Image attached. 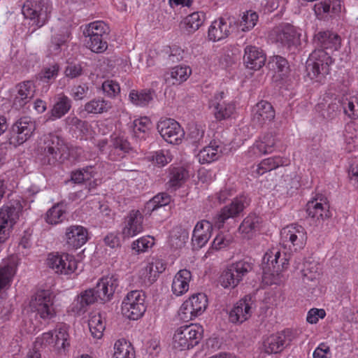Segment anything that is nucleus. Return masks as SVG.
<instances>
[{
  "label": "nucleus",
  "instance_id": "1",
  "mask_svg": "<svg viewBox=\"0 0 358 358\" xmlns=\"http://www.w3.org/2000/svg\"><path fill=\"white\" fill-rule=\"evenodd\" d=\"M66 148L64 139L57 134H44L38 141L37 159L42 166H55L64 161Z\"/></svg>",
  "mask_w": 358,
  "mask_h": 358
},
{
  "label": "nucleus",
  "instance_id": "2",
  "mask_svg": "<svg viewBox=\"0 0 358 358\" xmlns=\"http://www.w3.org/2000/svg\"><path fill=\"white\" fill-rule=\"evenodd\" d=\"M253 269V264L240 260L229 264L219 277V282L224 289H233Z\"/></svg>",
  "mask_w": 358,
  "mask_h": 358
},
{
  "label": "nucleus",
  "instance_id": "3",
  "mask_svg": "<svg viewBox=\"0 0 358 358\" xmlns=\"http://www.w3.org/2000/svg\"><path fill=\"white\" fill-rule=\"evenodd\" d=\"M333 63L329 52L314 50L306 62V71L311 80L321 82L329 73L330 65Z\"/></svg>",
  "mask_w": 358,
  "mask_h": 358
},
{
  "label": "nucleus",
  "instance_id": "4",
  "mask_svg": "<svg viewBox=\"0 0 358 358\" xmlns=\"http://www.w3.org/2000/svg\"><path fill=\"white\" fill-rule=\"evenodd\" d=\"M202 334L203 328L200 325L191 324L182 326L174 334L173 347L181 351L193 348L199 343Z\"/></svg>",
  "mask_w": 358,
  "mask_h": 358
},
{
  "label": "nucleus",
  "instance_id": "5",
  "mask_svg": "<svg viewBox=\"0 0 358 358\" xmlns=\"http://www.w3.org/2000/svg\"><path fill=\"white\" fill-rule=\"evenodd\" d=\"M306 241V231L301 225L293 224L283 228L280 231V244L284 250H288L291 252L302 250Z\"/></svg>",
  "mask_w": 358,
  "mask_h": 358
},
{
  "label": "nucleus",
  "instance_id": "6",
  "mask_svg": "<svg viewBox=\"0 0 358 358\" xmlns=\"http://www.w3.org/2000/svg\"><path fill=\"white\" fill-rule=\"evenodd\" d=\"M282 252L283 255H282L280 250L273 249L265 253L262 264L264 276L278 275L287 267L292 252L289 251H283Z\"/></svg>",
  "mask_w": 358,
  "mask_h": 358
},
{
  "label": "nucleus",
  "instance_id": "7",
  "mask_svg": "<svg viewBox=\"0 0 358 358\" xmlns=\"http://www.w3.org/2000/svg\"><path fill=\"white\" fill-rule=\"evenodd\" d=\"M145 294L142 290H132L127 293L122 303V314L130 320L141 318L146 310Z\"/></svg>",
  "mask_w": 358,
  "mask_h": 358
},
{
  "label": "nucleus",
  "instance_id": "8",
  "mask_svg": "<svg viewBox=\"0 0 358 358\" xmlns=\"http://www.w3.org/2000/svg\"><path fill=\"white\" fill-rule=\"evenodd\" d=\"M22 209V206L17 200L0 208V243H4L8 238Z\"/></svg>",
  "mask_w": 358,
  "mask_h": 358
},
{
  "label": "nucleus",
  "instance_id": "9",
  "mask_svg": "<svg viewBox=\"0 0 358 358\" xmlns=\"http://www.w3.org/2000/svg\"><path fill=\"white\" fill-rule=\"evenodd\" d=\"M22 12L25 18L29 19L32 24L39 28L48 21L50 9L44 0H27L22 6Z\"/></svg>",
  "mask_w": 358,
  "mask_h": 358
},
{
  "label": "nucleus",
  "instance_id": "10",
  "mask_svg": "<svg viewBox=\"0 0 358 358\" xmlns=\"http://www.w3.org/2000/svg\"><path fill=\"white\" fill-rule=\"evenodd\" d=\"M299 334L296 330L286 329L266 338L263 343L264 352L268 354H277L289 345L295 340Z\"/></svg>",
  "mask_w": 358,
  "mask_h": 358
},
{
  "label": "nucleus",
  "instance_id": "11",
  "mask_svg": "<svg viewBox=\"0 0 358 358\" xmlns=\"http://www.w3.org/2000/svg\"><path fill=\"white\" fill-rule=\"evenodd\" d=\"M53 295L50 290H39L31 298L30 308L31 310L43 320H50L56 315L53 307Z\"/></svg>",
  "mask_w": 358,
  "mask_h": 358
},
{
  "label": "nucleus",
  "instance_id": "12",
  "mask_svg": "<svg viewBox=\"0 0 358 358\" xmlns=\"http://www.w3.org/2000/svg\"><path fill=\"white\" fill-rule=\"evenodd\" d=\"M36 129V124L29 117H23L17 120L12 126L9 143L15 147L27 141Z\"/></svg>",
  "mask_w": 358,
  "mask_h": 358
},
{
  "label": "nucleus",
  "instance_id": "13",
  "mask_svg": "<svg viewBox=\"0 0 358 358\" xmlns=\"http://www.w3.org/2000/svg\"><path fill=\"white\" fill-rule=\"evenodd\" d=\"M157 129L162 138L171 144H178L185 136L180 124L171 118L160 120Z\"/></svg>",
  "mask_w": 358,
  "mask_h": 358
},
{
  "label": "nucleus",
  "instance_id": "14",
  "mask_svg": "<svg viewBox=\"0 0 358 358\" xmlns=\"http://www.w3.org/2000/svg\"><path fill=\"white\" fill-rule=\"evenodd\" d=\"M47 264L56 273L64 275L71 274L77 268V262L73 256L66 253L49 255Z\"/></svg>",
  "mask_w": 358,
  "mask_h": 358
},
{
  "label": "nucleus",
  "instance_id": "15",
  "mask_svg": "<svg viewBox=\"0 0 358 358\" xmlns=\"http://www.w3.org/2000/svg\"><path fill=\"white\" fill-rule=\"evenodd\" d=\"M36 86L33 81L21 82L15 87L13 107L20 110L34 97Z\"/></svg>",
  "mask_w": 358,
  "mask_h": 358
},
{
  "label": "nucleus",
  "instance_id": "16",
  "mask_svg": "<svg viewBox=\"0 0 358 358\" xmlns=\"http://www.w3.org/2000/svg\"><path fill=\"white\" fill-rule=\"evenodd\" d=\"M88 240V231L81 225H71L65 229L63 241L69 249L76 250Z\"/></svg>",
  "mask_w": 358,
  "mask_h": 358
},
{
  "label": "nucleus",
  "instance_id": "17",
  "mask_svg": "<svg viewBox=\"0 0 358 358\" xmlns=\"http://www.w3.org/2000/svg\"><path fill=\"white\" fill-rule=\"evenodd\" d=\"M315 50L329 52V55L341 47V38L334 32L329 31H320L313 38Z\"/></svg>",
  "mask_w": 358,
  "mask_h": 358
},
{
  "label": "nucleus",
  "instance_id": "18",
  "mask_svg": "<svg viewBox=\"0 0 358 358\" xmlns=\"http://www.w3.org/2000/svg\"><path fill=\"white\" fill-rule=\"evenodd\" d=\"M247 206L245 197L234 199L229 205L221 209L220 213L215 217V226L218 229L222 227L226 220L238 216Z\"/></svg>",
  "mask_w": 358,
  "mask_h": 358
},
{
  "label": "nucleus",
  "instance_id": "19",
  "mask_svg": "<svg viewBox=\"0 0 358 358\" xmlns=\"http://www.w3.org/2000/svg\"><path fill=\"white\" fill-rule=\"evenodd\" d=\"M253 301L250 295L239 300L229 311V320L234 324H242L252 315Z\"/></svg>",
  "mask_w": 358,
  "mask_h": 358
},
{
  "label": "nucleus",
  "instance_id": "20",
  "mask_svg": "<svg viewBox=\"0 0 358 358\" xmlns=\"http://www.w3.org/2000/svg\"><path fill=\"white\" fill-rule=\"evenodd\" d=\"M42 338L45 343L53 344L59 352H64L70 345L68 328L64 324H61L54 331L44 333Z\"/></svg>",
  "mask_w": 358,
  "mask_h": 358
},
{
  "label": "nucleus",
  "instance_id": "21",
  "mask_svg": "<svg viewBox=\"0 0 358 358\" xmlns=\"http://www.w3.org/2000/svg\"><path fill=\"white\" fill-rule=\"evenodd\" d=\"M143 215L139 210H131L124 217L122 233L124 237L130 238L143 231Z\"/></svg>",
  "mask_w": 358,
  "mask_h": 358
},
{
  "label": "nucleus",
  "instance_id": "22",
  "mask_svg": "<svg viewBox=\"0 0 358 358\" xmlns=\"http://www.w3.org/2000/svg\"><path fill=\"white\" fill-rule=\"evenodd\" d=\"M117 286V278L112 275L102 278L97 282L96 286L91 289L97 301L106 302L111 299Z\"/></svg>",
  "mask_w": 358,
  "mask_h": 358
},
{
  "label": "nucleus",
  "instance_id": "23",
  "mask_svg": "<svg viewBox=\"0 0 358 358\" xmlns=\"http://www.w3.org/2000/svg\"><path fill=\"white\" fill-rule=\"evenodd\" d=\"M224 98V92H220L215 94L210 103V107L213 108L215 117L218 121L230 117L235 110L234 105L231 102H227Z\"/></svg>",
  "mask_w": 358,
  "mask_h": 358
},
{
  "label": "nucleus",
  "instance_id": "24",
  "mask_svg": "<svg viewBox=\"0 0 358 358\" xmlns=\"http://www.w3.org/2000/svg\"><path fill=\"white\" fill-rule=\"evenodd\" d=\"M329 206L327 198L322 195L317 196L306 204V212L309 217L316 220H324L329 217Z\"/></svg>",
  "mask_w": 358,
  "mask_h": 358
},
{
  "label": "nucleus",
  "instance_id": "25",
  "mask_svg": "<svg viewBox=\"0 0 358 358\" xmlns=\"http://www.w3.org/2000/svg\"><path fill=\"white\" fill-rule=\"evenodd\" d=\"M266 60V55L259 48L254 45H247L245 48L243 64L246 68L259 70L265 64Z\"/></svg>",
  "mask_w": 358,
  "mask_h": 358
},
{
  "label": "nucleus",
  "instance_id": "26",
  "mask_svg": "<svg viewBox=\"0 0 358 358\" xmlns=\"http://www.w3.org/2000/svg\"><path fill=\"white\" fill-rule=\"evenodd\" d=\"M275 117L273 106L266 101H261L255 105L252 110V120L259 125L272 121Z\"/></svg>",
  "mask_w": 358,
  "mask_h": 358
},
{
  "label": "nucleus",
  "instance_id": "27",
  "mask_svg": "<svg viewBox=\"0 0 358 358\" xmlns=\"http://www.w3.org/2000/svg\"><path fill=\"white\" fill-rule=\"evenodd\" d=\"M275 145V138L272 133H266L259 138L248 150L250 157H260L271 153Z\"/></svg>",
  "mask_w": 358,
  "mask_h": 358
},
{
  "label": "nucleus",
  "instance_id": "28",
  "mask_svg": "<svg viewBox=\"0 0 358 358\" xmlns=\"http://www.w3.org/2000/svg\"><path fill=\"white\" fill-rule=\"evenodd\" d=\"M16 270L17 263L13 257L5 259L0 264V293L10 287Z\"/></svg>",
  "mask_w": 358,
  "mask_h": 358
},
{
  "label": "nucleus",
  "instance_id": "29",
  "mask_svg": "<svg viewBox=\"0 0 358 358\" xmlns=\"http://www.w3.org/2000/svg\"><path fill=\"white\" fill-rule=\"evenodd\" d=\"M213 224L207 220H201L196 224L192 234V242L194 245L198 248L204 246L211 236Z\"/></svg>",
  "mask_w": 358,
  "mask_h": 358
},
{
  "label": "nucleus",
  "instance_id": "30",
  "mask_svg": "<svg viewBox=\"0 0 358 358\" xmlns=\"http://www.w3.org/2000/svg\"><path fill=\"white\" fill-rule=\"evenodd\" d=\"M340 0H322L314 6V11L317 17L320 20H327L341 10Z\"/></svg>",
  "mask_w": 358,
  "mask_h": 358
},
{
  "label": "nucleus",
  "instance_id": "31",
  "mask_svg": "<svg viewBox=\"0 0 358 358\" xmlns=\"http://www.w3.org/2000/svg\"><path fill=\"white\" fill-rule=\"evenodd\" d=\"M231 22L223 17L212 22L208 29V38L213 41H218L228 37L231 33Z\"/></svg>",
  "mask_w": 358,
  "mask_h": 358
},
{
  "label": "nucleus",
  "instance_id": "32",
  "mask_svg": "<svg viewBox=\"0 0 358 358\" xmlns=\"http://www.w3.org/2000/svg\"><path fill=\"white\" fill-rule=\"evenodd\" d=\"M72 101L67 96L59 94L52 108L47 113V121L60 119L70 110Z\"/></svg>",
  "mask_w": 358,
  "mask_h": 358
},
{
  "label": "nucleus",
  "instance_id": "33",
  "mask_svg": "<svg viewBox=\"0 0 358 358\" xmlns=\"http://www.w3.org/2000/svg\"><path fill=\"white\" fill-rule=\"evenodd\" d=\"M97 301L92 290L91 289H86L81 292L72 303V311L76 314H83L87 310L90 306Z\"/></svg>",
  "mask_w": 358,
  "mask_h": 358
},
{
  "label": "nucleus",
  "instance_id": "34",
  "mask_svg": "<svg viewBox=\"0 0 358 358\" xmlns=\"http://www.w3.org/2000/svg\"><path fill=\"white\" fill-rule=\"evenodd\" d=\"M192 273L187 269L180 270L175 275L172 282V292L177 296H182L189 290Z\"/></svg>",
  "mask_w": 358,
  "mask_h": 358
},
{
  "label": "nucleus",
  "instance_id": "35",
  "mask_svg": "<svg viewBox=\"0 0 358 358\" xmlns=\"http://www.w3.org/2000/svg\"><path fill=\"white\" fill-rule=\"evenodd\" d=\"M341 108L339 99H324L322 101L317 103L315 109L323 118L332 120L338 115Z\"/></svg>",
  "mask_w": 358,
  "mask_h": 358
},
{
  "label": "nucleus",
  "instance_id": "36",
  "mask_svg": "<svg viewBox=\"0 0 358 358\" xmlns=\"http://www.w3.org/2000/svg\"><path fill=\"white\" fill-rule=\"evenodd\" d=\"M166 268V264L161 259H155L148 262L140 271L141 276L144 278L145 283H152L158 275Z\"/></svg>",
  "mask_w": 358,
  "mask_h": 358
},
{
  "label": "nucleus",
  "instance_id": "37",
  "mask_svg": "<svg viewBox=\"0 0 358 358\" xmlns=\"http://www.w3.org/2000/svg\"><path fill=\"white\" fill-rule=\"evenodd\" d=\"M276 40L283 46L290 48L291 47L296 46L298 44L299 34L297 33L294 27L290 24H287L278 31Z\"/></svg>",
  "mask_w": 358,
  "mask_h": 358
},
{
  "label": "nucleus",
  "instance_id": "38",
  "mask_svg": "<svg viewBox=\"0 0 358 358\" xmlns=\"http://www.w3.org/2000/svg\"><path fill=\"white\" fill-rule=\"evenodd\" d=\"M110 157L113 160L117 159L115 157H113V153L114 155L117 154L119 157H123L125 153H128L130 150H131V146L127 138L123 136L118 135H113L111 136L110 141Z\"/></svg>",
  "mask_w": 358,
  "mask_h": 358
},
{
  "label": "nucleus",
  "instance_id": "39",
  "mask_svg": "<svg viewBox=\"0 0 358 358\" xmlns=\"http://www.w3.org/2000/svg\"><path fill=\"white\" fill-rule=\"evenodd\" d=\"M222 148L218 142L211 141L210 145L203 148L198 154L199 162L201 164L210 163L220 157Z\"/></svg>",
  "mask_w": 358,
  "mask_h": 358
},
{
  "label": "nucleus",
  "instance_id": "40",
  "mask_svg": "<svg viewBox=\"0 0 358 358\" xmlns=\"http://www.w3.org/2000/svg\"><path fill=\"white\" fill-rule=\"evenodd\" d=\"M339 101L346 115L351 119H358V94L343 96Z\"/></svg>",
  "mask_w": 358,
  "mask_h": 358
},
{
  "label": "nucleus",
  "instance_id": "41",
  "mask_svg": "<svg viewBox=\"0 0 358 358\" xmlns=\"http://www.w3.org/2000/svg\"><path fill=\"white\" fill-rule=\"evenodd\" d=\"M69 37V33L64 31H60L59 33L52 35L48 46V55H59L62 51V47L66 45Z\"/></svg>",
  "mask_w": 358,
  "mask_h": 358
},
{
  "label": "nucleus",
  "instance_id": "42",
  "mask_svg": "<svg viewBox=\"0 0 358 358\" xmlns=\"http://www.w3.org/2000/svg\"><path fill=\"white\" fill-rule=\"evenodd\" d=\"M66 208L62 203L55 204L45 215V222L51 225L62 223L66 219Z\"/></svg>",
  "mask_w": 358,
  "mask_h": 358
},
{
  "label": "nucleus",
  "instance_id": "43",
  "mask_svg": "<svg viewBox=\"0 0 358 358\" xmlns=\"http://www.w3.org/2000/svg\"><path fill=\"white\" fill-rule=\"evenodd\" d=\"M187 171L182 167H173L170 169L169 175V181L167 185L169 188L176 190L185 182L188 178Z\"/></svg>",
  "mask_w": 358,
  "mask_h": 358
},
{
  "label": "nucleus",
  "instance_id": "44",
  "mask_svg": "<svg viewBox=\"0 0 358 358\" xmlns=\"http://www.w3.org/2000/svg\"><path fill=\"white\" fill-rule=\"evenodd\" d=\"M113 107L112 103L102 98L94 99L85 104V110L88 113L101 114Z\"/></svg>",
  "mask_w": 358,
  "mask_h": 358
},
{
  "label": "nucleus",
  "instance_id": "45",
  "mask_svg": "<svg viewBox=\"0 0 358 358\" xmlns=\"http://www.w3.org/2000/svg\"><path fill=\"white\" fill-rule=\"evenodd\" d=\"M171 196L166 193L157 194L145 204L143 209L144 215H150L152 212L159 208L167 206L171 202Z\"/></svg>",
  "mask_w": 358,
  "mask_h": 358
},
{
  "label": "nucleus",
  "instance_id": "46",
  "mask_svg": "<svg viewBox=\"0 0 358 358\" xmlns=\"http://www.w3.org/2000/svg\"><path fill=\"white\" fill-rule=\"evenodd\" d=\"M268 67L279 74L281 79L286 77L289 72V66L287 59L281 56H273L268 62Z\"/></svg>",
  "mask_w": 358,
  "mask_h": 358
},
{
  "label": "nucleus",
  "instance_id": "47",
  "mask_svg": "<svg viewBox=\"0 0 358 358\" xmlns=\"http://www.w3.org/2000/svg\"><path fill=\"white\" fill-rule=\"evenodd\" d=\"M303 282L306 284L315 282L320 275V266L315 262H306L301 269Z\"/></svg>",
  "mask_w": 358,
  "mask_h": 358
},
{
  "label": "nucleus",
  "instance_id": "48",
  "mask_svg": "<svg viewBox=\"0 0 358 358\" xmlns=\"http://www.w3.org/2000/svg\"><path fill=\"white\" fill-rule=\"evenodd\" d=\"M131 102L137 106H145L153 99V92L150 90H131L129 94Z\"/></svg>",
  "mask_w": 358,
  "mask_h": 358
},
{
  "label": "nucleus",
  "instance_id": "49",
  "mask_svg": "<svg viewBox=\"0 0 358 358\" xmlns=\"http://www.w3.org/2000/svg\"><path fill=\"white\" fill-rule=\"evenodd\" d=\"M285 161L280 156H275L263 159L257 166L255 170L259 176L274 170L280 166H283Z\"/></svg>",
  "mask_w": 358,
  "mask_h": 358
},
{
  "label": "nucleus",
  "instance_id": "50",
  "mask_svg": "<svg viewBox=\"0 0 358 358\" xmlns=\"http://www.w3.org/2000/svg\"><path fill=\"white\" fill-rule=\"evenodd\" d=\"M204 20L205 14L203 12H194L187 15L182 23L188 33H194L203 24Z\"/></svg>",
  "mask_w": 358,
  "mask_h": 358
},
{
  "label": "nucleus",
  "instance_id": "51",
  "mask_svg": "<svg viewBox=\"0 0 358 358\" xmlns=\"http://www.w3.org/2000/svg\"><path fill=\"white\" fill-rule=\"evenodd\" d=\"M88 326L92 336L95 338H101L105 330V322L100 313L92 315L88 321Z\"/></svg>",
  "mask_w": 358,
  "mask_h": 358
},
{
  "label": "nucleus",
  "instance_id": "52",
  "mask_svg": "<svg viewBox=\"0 0 358 358\" xmlns=\"http://www.w3.org/2000/svg\"><path fill=\"white\" fill-rule=\"evenodd\" d=\"M109 28L103 21L90 23L83 31L85 36H108Z\"/></svg>",
  "mask_w": 358,
  "mask_h": 358
},
{
  "label": "nucleus",
  "instance_id": "53",
  "mask_svg": "<svg viewBox=\"0 0 358 358\" xmlns=\"http://www.w3.org/2000/svg\"><path fill=\"white\" fill-rule=\"evenodd\" d=\"M113 358H135V352L131 344L118 340L114 345Z\"/></svg>",
  "mask_w": 358,
  "mask_h": 358
},
{
  "label": "nucleus",
  "instance_id": "54",
  "mask_svg": "<svg viewBox=\"0 0 358 358\" xmlns=\"http://www.w3.org/2000/svg\"><path fill=\"white\" fill-rule=\"evenodd\" d=\"M192 308L194 310L196 315H201L208 306V299L206 294L198 293L193 294L189 299L186 300Z\"/></svg>",
  "mask_w": 358,
  "mask_h": 358
},
{
  "label": "nucleus",
  "instance_id": "55",
  "mask_svg": "<svg viewBox=\"0 0 358 358\" xmlns=\"http://www.w3.org/2000/svg\"><path fill=\"white\" fill-rule=\"evenodd\" d=\"M260 224V218L255 214L247 216L241 224L238 230L241 234H249L256 231Z\"/></svg>",
  "mask_w": 358,
  "mask_h": 358
},
{
  "label": "nucleus",
  "instance_id": "56",
  "mask_svg": "<svg viewBox=\"0 0 358 358\" xmlns=\"http://www.w3.org/2000/svg\"><path fill=\"white\" fill-rule=\"evenodd\" d=\"M87 46L94 52L101 53L108 48L107 36H87Z\"/></svg>",
  "mask_w": 358,
  "mask_h": 358
},
{
  "label": "nucleus",
  "instance_id": "57",
  "mask_svg": "<svg viewBox=\"0 0 358 358\" xmlns=\"http://www.w3.org/2000/svg\"><path fill=\"white\" fill-rule=\"evenodd\" d=\"M192 70L189 66H177L171 70V78L176 80L173 84L180 83L185 81L190 76Z\"/></svg>",
  "mask_w": 358,
  "mask_h": 358
},
{
  "label": "nucleus",
  "instance_id": "58",
  "mask_svg": "<svg viewBox=\"0 0 358 358\" xmlns=\"http://www.w3.org/2000/svg\"><path fill=\"white\" fill-rule=\"evenodd\" d=\"M258 17V15L255 11L248 10L245 13H243L240 22L241 30L243 31H247L252 29L257 22Z\"/></svg>",
  "mask_w": 358,
  "mask_h": 358
},
{
  "label": "nucleus",
  "instance_id": "59",
  "mask_svg": "<svg viewBox=\"0 0 358 358\" xmlns=\"http://www.w3.org/2000/svg\"><path fill=\"white\" fill-rule=\"evenodd\" d=\"M154 238L150 236H143L131 244V248L137 253L145 252L154 245Z\"/></svg>",
  "mask_w": 358,
  "mask_h": 358
},
{
  "label": "nucleus",
  "instance_id": "60",
  "mask_svg": "<svg viewBox=\"0 0 358 358\" xmlns=\"http://www.w3.org/2000/svg\"><path fill=\"white\" fill-rule=\"evenodd\" d=\"M232 241L229 234L219 233L212 243V248L219 250L227 247Z\"/></svg>",
  "mask_w": 358,
  "mask_h": 358
},
{
  "label": "nucleus",
  "instance_id": "61",
  "mask_svg": "<svg viewBox=\"0 0 358 358\" xmlns=\"http://www.w3.org/2000/svg\"><path fill=\"white\" fill-rule=\"evenodd\" d=\"M178 315L180 319L184 322H188L196 317L198 315L194 313V308L185 301L180 308Z\"/></svg>",
  "mask_w": 358,
  "mask_h": 358
},
{
  "label": "nucleus",
  "instance_id": "62",
  "mask_svg": "<svg viewBox=\"0 0 358 358\" xmlns=\"http://www.w3.org/2000/svg\"><path fill=\"white\" fill-rule=\"evenodd\" d=\"M65 75L69 78H76L83 73V66L81 63L69 62L65 68Z\"/></svg>",
  "mask_w": 358,
  "mask_h": 358
},
{
  "label": "nucleus",
  "instance_id": "63",
  "mask_svg": "<svg viewBox=\"0 0 358 358\" xmlns=\"http://www.w3.org/2000/svg\"><path fill=\"white\" fill-rule=\"evenodd\" d=\"M102 90L110 97H115L120 92V85L112 80H105L102 84Z\"/></svg>",
  "mask_w": 358,
  "mask_h": 358
},
{
  "label": "nucleus",
  "instance_id": "64",
  "mask_svg": "<svg viewBox=\"0 0 358 358\" xmlns=\"http://www.w3.org/2000/svg\"><path fill=\"white\" fill-rule=\"evenodd\" d=\"M203 136L204 129L201 126L195 124L189 127L188 137L192 143H199Z\"/></svg>",
  "mask_w": 358,
  "mask_h": 358
}]
</instances>
